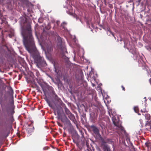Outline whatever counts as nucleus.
<instances>
[{"label":"nucleus","mask_w":151,"mask_h":151,"mask_svg":"<svg viewBox=\"0 0 151 151\" xmlns=\"http://www.w3.org/2000/svg\"><path fill=\"white\" fill-rule=\"evenodd\" d=\"M26 17L21 18L22 25L21 34L23 37V43L26 50L31 54L37 66L46 63L43 58L40 54L35 47L34 38L32 34L31 27L29 23H27Z\"/></svg>","instance_id":"f257e3e1"},{"label":"nucleus","mask_w":151,"mask_h":151,"mask_svg":"<svg viewBox=\"0 0 151 151\" xmlns=\"http://www.w3.org/2000/svg\"><path fill=\"white\" fill-rule=\"evenodd\" d=\"M114 129H115V131L120 137H122L124 135L127 137L128 135L124 128L122 126L119 117L116 115H114Z\"/></svg>","instance_id":"f03ea898"},{"label":"nucleus","mask_w":151,"mask_h":151,"mask_svg":"<svg viewBox=\"0 0 151 151\" xmlns=\"http://www.w3.org/2000/svg\"><path fill=\"white\" fill-rule=\"evenodd\" d=\"M57 47L59 50L62 52H64L66 48L64 45L62 44L61 38L59 36L57 37Z\"/></svg>","instance_id":"7ed1b4c3"},{"label":"nucleus","mask_w":151,"mask_h":151,"mask_svg":"<svg viewBox=\"0 0 151 151\" xmlns=\"http://www.w3.org/2000/svg\"><path fill=\"white\" fill-rule=\"evenodd\" d=\"M45 99L47 101V103L48 104L49 106L51 107L53 110L54 113L55 115V113L56 112L59 110L58 107L56 105H53L47 99V98H45Z\"/></svg>","instance_id":"20e7f679"},{"label":"nucleus","mask_w":151,"mask_h":151,"mask_svg":"<svg viewBox=\"0 0 151 151\" xmlns=\"http://www.w3.org/2000/svg\"><path fill=\"white\" fill-rule=\"evenodd\" d=\"M56 112L58 114V118L60 119L62 122L68 118L66 115L64 113H60V112L59 109Z\"/></svg>","instance_id":"39448f33"},{"label":"nucleus","mask_w":151,"mask_h":151,"mask_svg":"<svg viewBox=\"0 0 151 151\" xmlns=\"http://www.w3.org/2000/svg\"><path fill=\"white\" fill-rule=\"evenodd\" d=\"M91 129L93 131V133L96 136H100V134L99 133V131L98 128L94 125H92L90 126Z\"/></svg>","instance_id":"423d86ee"},{"label":"nucleus","mask_w":151,"mask_h":151,"mask_svg":"<svg viewBox=\"0 0 151 151\" xmlns=\"http://www.w3.org/2000/svg\"><path fill=\"white\" fill-rule=\"evenodd\" d=\"M101 145L104 151H111L110 147L104 141H102Z\"/></svg>","instance_id":"0eeeda50"},{"label":"nucleus","mask_w":151,"mask_h":151,"mask_svg":"<svg viewBox=\"0 0 151 151\" xmlns=\"http://www.w3.org/2000/svg\"><path fill=\"white\" fill-rule=\"evenodd\" d=\"M34 130V127L32 124H31L29 125H28V126L27 128V131L29 134V135L31 134Z\"/></svg>","instance_id":"6e6552de"},{"label":"nucleus","mask_w":151,"mask_h":151,"mask_svg":"<svg viewBox=\"0 0 151 151\" xmlns=\"http://www.w3.org/2000/svg\"><path fill=\"white\" fill-rule=\"evenodd\" d=\"M67 115L70 120L73 121V122L75 124H76V121L75 116L73 114L71 113Z\"/></svg>","instance_id":"1a4fd4ad"},{"label":"nucleus","mask_w":151,"mask_h":151,"mask_svg":"<svg viewBox=\"0 0 151 151\" xmlns=\"http://www.w3.org/2000/svg\"><path fill=\"white\" fill-rule=\"evenodd\" d=\"M143 115L145 116V118L148 120H151V117L150 114L147 112L145 114H143Z\"/></svg>","instance_id":"9d476101"},{"label":"nucleus","mask_w":151,"mask_h":151,"mask_svg":"<svg viewBox=\"0 0 151 151\" xmlns=\"http://www.w3.org/2000/svg\"><path fill=\"white\" fill-rule=\"evenodd\" d=\"M63 122L65 124L69 126H70L71 125V122L68 118H67L66 119L64 120Z\"/></svg>","instance_id":"9b49d317"},{"label":"nucleus","mask_w":151,"mask_h":151,"mask_svg":"<svg viewBox=\"0 0 151 151\" xmlns=\"http://www.w3.org/2000/svg\"><path fill=\"white\" fill-rule=\"evenodd\" d=\"M47 52L49 54H50L53 51V48L51 46H48L47 48Z\"/></svg>","instance_id":"f8f14e48"},{"label":"nucleus","mask_w":151,"mask_h":151,"mask_svg":"<svg viewBox=\"0 0 151 151\" xmlns=\"http://www.w3.org/2000/svg\"><path fill=\"white\" fill-rule=\"evenodd\" d=\"M107 34L109 36L111 35L113 36V33L112 32L111 29L109 28H107Z\"/></svg>","instance_id":"ddd939ff"},{"label":"nucleus","mask_w":151,"mask_h":151,"mask_svg":"<svg viewBox=\"0 0 151 151\" xmlns=\"http://www.w3.org/2000/svg\"><path fill=\"white\" fill-rule=\"evenodd\" d=\"M54 99L55 101H57L59 102L60 101H61L60 99L59 98L58 96L55 93L54 94V96H53Z\"/></svg>","instance_id":"4468645a"},{"label":"nucleus","mask_w":151,"mask_h":151,"mask_svg":"<svg viewBox=\"0 0 151 151\" xmlns=\"http://www.w3.org/2000/svg\"><path fill=\"white\" fill-rule=\"evenodd\" d=\"M65 113L67 115L71 113L69 110L66 106H65Z\"/></svg>","instance_id":"2eb2a0df"},{"label":"nucleus","mask_w":151,"mask_h":151,"mask_svg":"<svg viewBox=\"0 0 151 151\" xmlns=\"http://www.w3.org/2000/svg\"><path fill=\"white\" fill-rule=\"evenodd\" d=\"M148 111L146 110L145 108H143V109L141 110V112L142 113V114H145L148 112Z\"/></svg>","instance_id":"dca6fc26"},{"label":"nucleus","mask_w":151,"mask_h":151,"mask_svg":"<svg viewBox=\"0 0 151 151\" xmlns=\"http://www.w3.org/2000/svg\"><path fill=\"white\" fill-rule=\"evenodd\" d=\"M145 126L146 127H147V126H149L150 127H148V129H151V124H150V123H149V122H147V123H146V124H145Z\"/></svg>","instance_id":"f3484780"},{"label":"nucleus","mask_w":151,"mask_h":151,"mask_svg":"<svg viewBox=\"0 0 151 151\" xmlns=\"http://www.w3.org/2000/svg\"><path fill=\"white\" fill-rule=\"evenodd\" d=\"M134 110L136 113H138L139 112V110L137 107H135L134 108Z\"/></svg>","instance_id":"a211bd4d"},{"label":"nucleus","mask_w":151,"mask_h":151,"mask_svg":"<svg viewBox=\"0 0 151 151\" xmlns=\"http://www.w3.org/2000/svg\"><path fill=\"white\" fill-rule=\"evenodd\" d=\"M66 24V23L65 22H63L61 25V27L63 28L64 29H65V25Z\"/></svg>","instance_id":"6ab92c4d"},{"label":"nucleus","mask_w":151,"mask_h":151,"mask_svg":"<svg viewBox=\"0 0 151 151\" xmlns=\"http://www.w3.org/2000/svg\"><path fill=\"white\" fill-rule=\"evenodd\" d=\"M150 144V142H146L145 144V145L147 147H149Z\"/></svg>","instance_id":"aec40b11"},{"label":"nucleus","mask_w":151,"mask_h":151,"mask_svg":"<svg viewBox=\"0 0 151 151\" xmlns=\"http://www.w3.org/2000/svg\"><path fill=\"white\" fill-rule=\"evenodd\" d=\"M0 104L1 105V109H2V111H4V108H3V105L2 103V102H1L0 101Z\"/></svg>","instance_id":"412c9836"},{"label":"nucleus","mask_w":151,"mask_h":151,"mask_svg":"<svg viewBox=\"0 0 151 151\" xmlns=\"http://www.w3.org/2000/svg\"><path fill=\"white\" fill-rule=\"evenodd\" d=\"M109 115H110V116H111V118L112 121L113 122V115L112 114H112H111L112 116L110 114H109Z\"/></svg>","instance_id":"4be33fe9"},{"label":"nucleus","mask_w":151,"mask_h":151,"mask_svg":"<svg viewBox=\"0 0 151 151\" xmlns=\"http://www.w3.org/2000/svg\"><path fill=\"white\" fill-rule=\"evenodd\" d=\"M10 103L12 105L13 104H14V101H13V99H12V101H11L10 102Z\"/></svg>","instance_id":"5701e85b"},{"label":"nucleus","mask_w":151,"mask_h":151,"mask_svg":"<svg viewBox=\"0 0 151 151\" xmlns=\"http://www.w3.org/2000/svg\"><path fill=\"white\" fill-rule=\"evenodd\" d=\"M48 148H49L48 147H44L43 148V150H47V149H48Z\"/></svg>","instance_id":"b1692460"},{"label":"nucleus","mask_w":151,"mask_h":151,"mask_svg":"<svg viewBox=\"0 0 151 151\" xmlns=\"http://www.w3.org/2000/svg\"><path fill=\"white\" fill-rule=\"evenodd\" d=\"M122 89V90L124 91H125V88H124V87L123 86H121Z\"/></svg>","instance_id":"393cba45"},{"label":"nucleus","mask_w":151,"mask_h":151,"mask_svg":"<svg viewBox=\"0 0 151 151\" xmlns=\"http://www.w3.org/2000/svg\"><path fill=\"white\" fill-rule=\"evenodd\" d=\"M66 134L64 132L63 133V136L64 137H65L66 136Z\"/></svg>","instance_id":"a878e982"},{"label":"nucleus","mask_w":151,"mask_h":151,"mask_svg":"<svg viewBox=\"0 0 151 151\" xmlns=\"http://www.w3.org/2000/svg\"><path fill=\"white\" fill-rule=\"evenodd\" d=\"M150 82V83L151 84V78H150V79H149V80Z\"/></svg>","instance_id":"bb28decb"},{"label":"nucleus","mask_w":151,"mask_h":151,"mask_svg":"<svg viewBox=\"0 0 151 151\" xmlns=\"http://www.w3.org/2000/svg\"><path fill=\"white\" fill-rule=\"evenodd\" d=\"M37 90L38 91H39V90L38 88H37Z\"/></svg>","instance_id":"cd10ccee"},{"label":"nucleus","mask_w":151,"mask_h":151,"mask_svg":"<svg viewBox=\"0 0 151 151\" xmlns=\"http://www.w3.org/2000/svg\"><path fill=\"white\" fill-rule=\"evenodd\" d=\"M2 125V123H0V125Z\"/></svg>","instance_id":"c85d7f7f"},{"label":"nucleus","mask_w":151,"mask_h":151,"mask_svg":"<svg viewBox=\"0 0 151 151\" xmlns=\"http://www.w3.org/2000/svg\"><path fill=\"white\" fill-rule=\"evenodd\" d=\"M73 141L74 142L76 143V142H75V140L73 139Z\"/></svg>","instance_id":"c756f323"},{"label":"nucleus","mask_w":151,"mask_h":151,"mask_svg":"<svg viewBox=\"0 0 151 151\" xmlns=\"http://www.w3.org/2000/svg\"><path fill=\"white\" fill-rule=\"evenodd\" d=\"M5 117H6V115H5Z\"/></svg>","instance_id":"7c9ffc66"},{"label":"nucleus","mask_w":151,"mask_h":151,"mask_svg":"<svg viewBox=\"0 0 151 151\" xmlns=\"http://www.w3.org/2000/svg\"><path fill=\"white\" fill-rule=\"evenodd\" d=\"M11 90H12V92H13V90H12V89H11Z\"/></svg>","instance_id":"2f4dec72"},{"label":"nucleus","mask_w":151,"mask_h":151,"mask_svg":"<svg viewBox=\"0 0 151 151\" xmlns=\"http://www.w3.org/2000/svg\"><path fill=\"white\" fill-rule=\"evenodd\" d=\"M140 114H138V115H140Z\"/></svg>","instance_id":"473e14b6"}]
</instances>
